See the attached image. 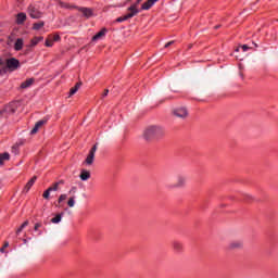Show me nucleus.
Masks as SVG:
<instances>
[{
  "instance_id": "1",
  "label": "nucleus",
  "mask_w": 278,
  "mask_h": 278,
  "mask_svg": "<svg viewBox=\"0 0 278 278\" xmlns=\"http://www.w3.org/2000/svg\"><path fill=\"white\" fill-rule=\"evenodd\" d=\"M162 136H164L162 126H149L143 132V137L147 141L161 139Z\"/></svg>"
},
{
  "instance_id": "5",
  "label": "nucleus",
  "mask_w": 278,
  "mask_h": 278,
  "mask_svg": "<svg viewBox=\"0 0 278 278\" xmlns=\"http://www.w3.org/2000/svg\"><path fill=\"white\" fill-rule=\"evenodd\" d=\"M7 67H8V70L14 72L18 67H21V62L17 61L15 58L8 59L7 60Z\"/></svg>"
},
{
  "instance_id": "10",
  "label": "nucleus",
  "mask_w": 278,
  "mask_h": 278,
  "mask_svg": "<svg viewBox=\"0 0 278 278\" xmlns=\"http://www.w3.org/2000/svg\"><path fill=\"white\" fill-rule=\"evenodd\" d=\"M47 124L46 119H40L39 122L36 123V125L33 127L30 135H36L40 128Z\"/></svg>"
},
{
  "instance_id": "24",
  "label": "nucleus",
  "mask_w": 278,
  "mask_h": 278,
  "mask_svg": "<svg viewBox=\"0 0 278 278\" xmlns=\"http://www.w3.org/2000/svg\"><path fill=\"white\" fill-rule=\"evenodd\" d=\"M15 43V39L13 37H8L7 38V45L8 47L12 48Z\"/></svg>"
},
{
  "instance_id": "9",
  "label": "nucleus",
  "mask_w": 278,
  "mask_h": 278,
  "mask_svg": "<svg viewBox=\"0 0 278 278\" xmlns=\"http://www.w3.org/2000/svg\"><path fill=\"white\" fill-rule=\"evenodd\" d=\"M26 21H27V14L21 12L15 15L16 25H24Z\"/></svg>"
},
{
  "instance_id": "42",
  "label": "nucleus",
  "mask_w": 278,
  "mask_h": 278,
  "mask_svg": "<svg viewBox=\"0 0 278 278\" xmlns=\"http://www.w3.org/2000/svg\"><path fill=\"white\" fill-rule=\"evenodd\" d=\"M247 197H248V199H249V200H252V199H253V197H252V195H247Z\"/></svg>"
},
{
  "instance_id": "14",
  "label": "nucleus",
  "mask_w": 278,
  "mask_h": 278,
  "mask_svg": "<svg viewBox=\"0 0 278 278\" xmlns=\"http://www.w3.org/2000/svg\"><path fill=\"white\" fill-rule=\"evenodd\" d=\"M23 46H24V41L23 39H16L13 43V48L14 50L16 51H21L23 49Z\"/></svg>"
},
{
  "instance_id": "38",
  "label": "nucleus",
  "mask_w": 278,
  "mask_h": 278,
  "mask_svg": "<svg viewBox=\"0 0 278 278\" xmlns=\"http://www.w3.org/2000/svg\"><path fill=\"white\" fill-rule=\"evenodd\" d=\"M100 38H101L100 36H93V37H92V42H97L98 39H100Z\"/></svg>"
},
{
  "instance_id": "16",
  "label": "nucleus",
  "mask_w": 278,
  "mask_h": 278,
  "mask_svg": "<svg viewBox=\"0 0 278 278\" xmlns=\"http://www.w3.org/2000/svg\"><path fill=\"white\" fill-rule=\"evenodd\" d=\"M79 179L80 180H84V181H87L90 179V172L86 170V169H83L80 172V175H79Z\"/></svg>"
},
{
  "instance_id": "34",
  "label": "nucleus",
  "mask_w": 278,
  "mask_h": 278,
  "mask_svg": "<svg viewBox=\"0 0 278 278\" xmlns=\"http://www.w3.org/2000/svg\"><path fill=\"white\" fill-rule=\"evenodd\" d=\"M41 226H42V225H41L40 223H37L36 226H34V230L37 231L38 229L41 228Z\"/></svg>"
},
{
  "instance_id": "3",
  "label": "nucleus",
  "mask_w": 278,
  "mask_h": 278,
  "mask_svg": "<svg viewBox=\"0 0 278 278\" xmlns=\"http://www.w3.org/2000/svg\"><path fill=\"white\" fill-rule=\"evenodd\" d=\"M172 113L179 119H186L189 116V111L186 106H178Z\"/></svg>"
},
{
  "instance_id": "30",
  "label": "nucleus",
  "mask_w": 278,
  "mask_h": 278,
  "mask_svg": "<svg viewBox=\"0 0 278 278\" xmlns=\"http://www.w3.org/2000/svg\"><path fill=\"white\" fill-rule=\"evenodd\" d=\"M50 192H51V191H49V189H47V190L43 192V198H45L46 200H49V198H50Z\"/></svg>"
},
{
  "instance_id": "11",
  "label": "nucleus",
  "mask_w": 278,
  "mask_h": 278,
  "mask_svg": "<svg viewBox=\"0 0 278 278\" xmlns=\"http://www.w3.org/2000/svg\"><path fill=\"white\" fill-rule=\"evenodd\" d=\"M36 180H37V176H33L31 179L24 187L23 192L28 193L30 188L35 185Z\"/></svg>"
},
{
  "instance_id": "28",
  "label": "nucleus",
  "mask_w": 278,
  "mask_h": 278,
  "mask_svg": "<svg viewBox=\"0 0 278 278\" xmlns=\"http://www.w3.org/2000/svg\"><path fill=\"white\" fill-rule=\"evenodd\" d=\"M41 41V37H36L31 40L33 46H36L37 43H39Z\"/></svg>"
},
{
  "instance_id": "27",
  "label": "nucleus",
  "mask_w": 278,
  "mask_h": 278,
  "mask_svg": "<svg viewBox=\"0 0 278 278\" xmlns=\"http://www.w3.org/2000/svg\"><path fill=\"white\" fill-rule=\"evenodd\" d=\"M105 34H108V28H101V30L99 33L96 34V36H105Z\"/></svg>"
},
{
  "instance_id": "12",
  "label": "nucleus",
  "mask_w": 278,
  "mask_h": 278,
  "mask_svg": "<svg viewBox=\"0 0 278 278\" xmlns=\"http://www.w3.org/2000/svg\"><path fill=\"white\" fill-rule=\"evenodd\" d=\"M63 185H64V180L54 182L51 187H48V192H56L60 190V186H63Z\"/></svg>"
},
{
  "instance_id": "7",
  "label": "nucleus",
  "mask_w": 278,
  "mask_h": 278,
  "mask_svg": "<svg viewBox=\"0 0 278 278\" xmlns=\"http://www.w3.org/2000/svg\"><path fill=\"white\" fill-rule=\"evenodd\" d=\"M28 13L31 18H40L42 16V12L38 11V9L33 5L28 8Z\"/></svg>"
},
{
  "instance_id": "44",
  "label": "nucleus",
  "mask_w": 278,
  "mask_h": 278,
  "mask_svg": "<svg viewBox=\"0 0 278 278\" xmlns=\"http://www.w3.org/2000/svg\"><path fill=\"white\" fill-rule=\"evenodd\" d=\"M0 34H3V30L0 29Z\"/></svg>"
},
{
  "instance_id": "39",
  "label": "nucleus",
  "mask_w": 278,
  "mask_h": 278,
  "mask_svg": "<svg viewBox=\"0 0 278 278\" xmlns=\"http://www.w3.org/2000/svg\"><path fill=\"white\" fill-rule=\"evenodd\" d=\"M77 192V188L76 187H72L71 191H70V194L71 193H76Z\"/></svg>"
},
{
  "instance_id": "37",
  "label": "nucleus",
  "mask_w": 278,
  "mask_h": 278,
  "mask_svg": "<svg viewBox=\"0 0 278 278\" xmlns=\"http://www.w3.org/2000/svg\"><path fill=\"white\" fill-rule=\"evenodd\" d=\"M174 40H172V41H169V42H167V43H165V48H169L170 46H173L174 45Z\"/></svg>"
},
{
  "instance_id": "45",
  "label": "nucleus",
  "mask_w": 278,
  "mask_h": 278,
  "mask_svg": "<svg viewBox=\"0 0 278 278\" xmlns=\"http://www.w3.org/2000/svg\"><path fill=\"white\" fill-rule=\"evenodd\" d=\"M2 64V61H1V59H0V65Z\"/></svg>"
},
{
  "instance_id": "15",
  "label": "nucleus",
  "mask_w": 278,
  "mask_h": 278,
  "mask_svg": "<svg viewBox=\"0 0 278 278\" xmlns=\"http://www.w3.org/2000/svg\"><path fill=\"white\" fill-rule=\"evenodd\" d=\"M16 111V105L15 103H11V104H8L4 109V112L8 113V114H14Z\"/></svg>"
},
{
  "instance_id": "17",
  "label": "nucleus",
  "mask_w": 278,
  "mask_h": 278,
  "mask_svg": "<svg viewBox=\"0 0 278 278\" xmlns=\"http://www.w3.org/2000/svg\"><path fill=\"white\" fill-rule=\"evenodd\" d=\"M79 12H81L87 18H90V16H92V9L80 8Z\"/></svg>"
},
{
  "instance_id": "18",
  "label": "nucleus",
  "mask_w": 278,
  "mask_h": 278,
  "mask_svg": "<svg viewBox=\"0 0 278 278\" xmlns=\"http://www.w3.org/2000/svg\"><path fill=\"white\" fill-rule=\"evenodd\" d=\"M173 250H175V252L180 253L182 252V243L175 241L172 243Z\"/></svg>"
},
{
  "instance_id": "8",
  "label": "nucleus",
  "mask_w": 278,
  "mask_h": 278,
  "mask_svg": "<svg viewBox=\"0 0 278 278\" xmlns=\"http://www.w3.org/2000/svg\"><path fill=\"white\" fill-rule=\"evenodd\" d=\"M60 41H61L60 36H51L46 39L45 45L47 48H51V47H53L54 42H60Z\"/></svg>"
},
{
  "instance_id": "19",
  "label": "nucleus",
  "mask_w": 278,
  "mask_h": 278,
  "mask_svg": "<svg viewBox=\"0 0 278 278\" xmlns=\"http://www.w3.org/2000/svg\"><path fill=\"white\" fill-rule=\"evenodd\" d=\"M93 161H94V154L89 153V154L87 155V157H86L85 163H86L87 165H91V164H93Z\"/></svg>"
},
{
  "instance_id": "21",
  "label": "nucleus",
  "mask_w": 278,
  "mask_h": 278,
  "mask_svg": "<svg viewBox=\"0 0 278 278\" xmlns=\"http://www.w3.org/2000/svg\"><path fill=\"white\" fill-rule=\"evenodd\" d=\"M9 159H10L9 153L0 154V165H2L5 161H9Z\"/></svg>"
},
{
  "instance_id": "43",
  "label": "nucleus",
  "mask_w": 278,
  "mask_h": 278,
  "mask_svg": "<svg viewBox=\"0 0 278 278\" xmlns=\"http://www.w3.org/2000/svg\"><path fill=\"white\" fill-rule=\"evenodd\" d=\"M219 26H215V29H218Z\"/></svg>"
},
{
  "instance_id": "40",
  "label": "nucleus",
  "mask_w": 278,
  "mask_h": 278,
  "mask_svg": "<svg viewBox=\"0 0 278 278\" xmlns=\"http://www.w3.org/2000/svg\"><path fill=\"white\" fill-rule=\"evenodd\" d=\"M9 247V243H4L3 248H0V252H4V249Z\"/></svg>"
},
{
  "instance_id": "41",
  "label": "nucleus",
  "mask_w": 278,
  "mask_h": 278,
  "mask_svg": "<svg viewBox=\"0 0 278 278\" xmlns=\"http://www.w3.org/2000/svg\"><path fill=\"white\" fill-rule=\"evenodd\" d=\"M16 31H18V29H15L14 33H11V36H14V34H16Z\"/></svg>"
},
{
  "instance_id": "20",
  "label": "nucleus",
  "mask_w": 278,
  "mask_h": 278,
  "mask_svg": "<svg viewBox=\"0 0 278 278\" xmlns=\"http://www.w3.org/2000/svg\"><path fill=\"white\" fill-rule=\"evenodd\" d=\"M61 222H62V214H59V215L54 216V217L51 219V223H52L53 225H58V224H60Z\"/></svg>"
},
{
  "instance_id": "23",
  "label": "nucleus",
  "mask_w": 278,
  "mask_h": 278,
  "mask_svg": "<svg viewBox=\"0 0 278 278\" xmlns=\"http://www.w3.org/2000/svg\"><path fill=\"white\" fill-rule=\"evenodd\" d=\"M29 225L28 220H25L23 225L20 226V228L17 229L16 233L17 236L23 231L24 228H26Z\"/></svg>"
},
{
  "instance_id": "4",
  "label": "nucleus",
  "mask_w": 278,
  "mask_h": 278,
  "mask_svg": "<svg viewBox=\"0 0 278 278\" xmlns=\"http://www.w3.org/2000/svg\"><path fill=\"white\" fill-rule=\"evenodd\" d=\"M187 184V177L182 175H178L176 177V184H173L169 188L170 189H182L186 187Z\"/></svg>"
},
{
  "instance_id": "26",
  "label": "nucleus",
  "mask_w": 278,
  "mask_h": 278,
  "mask_svg": "<svg viewBox=\"0 0 278 278\" xmlns=\"http://www.w3.org/2000/svg\"><path fill=\"white\" fill-rule=\"evenodd\" d=\"M67 206L75 207V197H72L70 200H67Z\"/></svg>"
},
{
  "instance_id": "13",
  "label": "nucleus",
  "mask_w": 278,
  "mask_h": 278,
  "mask_svg": "<svg viewBox=\"0 0 278 278\" xmlns=\"http://www.w3.org/2000/svg\"><path fill=\"white\" fill-rule=\"evenodd\" d=\"M35 83V78H28L24 83H21V89H27L33 86Z\"/></svg>"
},
{
  "instance_id": "2",
  "label": "nucleus",
  "mask_w": 278,
  "mask_h": 278,
  "mask_svg": "<svg viewBox=\"0 0 278 278\" xmlns=\"http://www.w3.org/2000/svg\"><path fill=\"white\" fill-rule=\"evenodd\" d=\"M142 0H137L135 4L130 5L128 8V14L122 16V17H118L116 20V23H123V21H129V18H134V16H136V14H138V5H140V2Z\"/></svg>"
},
{
  "instance_id": "32",
  "label": "nucleus",
  "mask_w": 278,
  "mask_h": 278,
  "mask_svg": "<svg viewBox=\"0 0 278 278\" xmlns=\"http://www.w3.org/2000/svg\"><path fill=\"white\" fill-rule=\"evenodd\" d=\"M77 91H79V89L72 88L70 91V96H74Z\"/></svg>"
},
{
  "instance_id": "29",
  "label": "nucleus",
  "mask_w": 278,
  "mask_h": 278,
  "mask_svg": "<svg viewBox=\"0 0 278 278\" xmlns=\"http://www.w3.org/2000/svg\"><path fill=\"white\" fill-rule=\"evenodd\" d=\"M97 149H98V148H97V144H93L92 148H91V150H90V152H89V154L96 155Z\"/></svg>"
},
{
  "instance_id": "25",
  "label": "nucleus",
  "mask_w": 278,
  "mask_h": 278,
  "mask_svg": "<svg viewBox=\"0 0 278 278\" xmlns=\"http://www.w3.org/2000/svg\"><path fill=\"white\" fill-rule=\"evenodd\" d=\"M66 200H67V194L66 193L60 194V197L58 199V203L61 204Z\"/></svg>"
},
{
  "instance_id": "35",
  "label": "nucleus",
  "mask_w": 278,
  "mask_h": 278,
  "mask_svg": "<svg viewBox=\"0 0 278 278\" xmlns=\"http://www.w3.org/2000/svg\"><path fill=\"white\" fill-rule=\"evenodd\" d=\"M249 49H251L248 45H243L242 46V50L243 52H247Z\"/></svg>"
},
{
  "instance_id": "36",
  "label": "nucleus",
  "mask_w": 278,
  "mask_h": 278,
  "mask_svg": "<svg viewBox=\"0 0 278 278\" xmlns=\"http://www.w3.org/2000/svg\"><path fill=\"white\" fill-rule=\"evenodd\" d=\"M109 92H110L109 89H104V92L102 93V98H106Z\"/></svg>"
},
{
  "instance_id": "31",
  "label": "nucleus",
  "mask_w": 278,
  "mask_h": 278,
  "mask_svg": "<svg viewBox=\"0 0 278 278\" xmlns=\"http://www.w3.org/2000/svg\"><path fill=\"white\" fill-rule=\"evenodd\" d=\"M59 5H61V8H66V9L71 8L70 4L64 3V2H62V1L59 2Z\"/></svg>"
},
{
  "instance_id": "6",
  "label": "nucleus",
  "mask_w": 278,
  "mask_h": 278,
  "mask_svg": "<svg viewBox=\"0 0 278 278\" xmlns=\"http://www.w3.org/2000/svg\"><path fill=\"white\" fill-rule=\"evenodd\" d=\"M228 248L230 251L242 250L244 248V242L241 240H235L229 243Z\"/></svg>"
},
{
  "instance_id": "22",
  "label": "nucleus",
  "mask_w": 278,
  "mask_h": 278,
  "mask_svg": "<svg viewBox=\"0 0 278 278\" xmlns=\"http://www.w3.org/2000/svg\"><path fill=\"white\" fill-rule=\"evenodd\" d=\"M42 27H45V22L35 23L33 25V29L35 30L42 29Z\"/></svg>"
},
{
  "instance_id": "33",
  "label": "nucleus",
  "mask_w": 278,
  "mask_h": 278,
  "mask_svg": "<svg viewBox=\"0 0 278 278\" xmlns=\"http://www.w3.org/2000/svg\"><path fill=\"white\" fill-rule=\"evenodd\" d=\"M81 85H83V83H80V81H79V83H76V86H74L73 88L79 90L80 87H81Z\"/></svg>"
}]
</instances>
